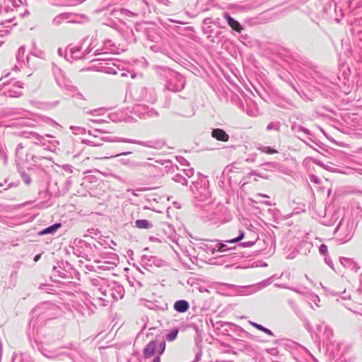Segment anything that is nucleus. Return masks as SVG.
Masks as SVG:
<instances>
[{
	"label": "nucleus",
	"instance_id": "1",
	"mask_svg": "<svg viewBox=\"0 0 362 362\" xmlns=\"http://www.w3.org/2000/svg\"><path fill=\"white\" fill-rule=\"evenodd\" d=\"M211 135L216 139L221 141H228L229 139V136L221 129H214Z\"/></svg>",
	"mask_w": 362,
	"mask_h": 362
},
{
	"label": "nucleus",
	"instance_id": "2",
	"mask_svg": "<svg viewBox=\"0 0 362 362\" xmlns=\"http://www.w3.org/2000/svg\"><path fill=\"white\" fill-rule=\"evenodd\" d=\"M156 343L154 341H150L146 344L144 349V355L146 358H151L155 353Z\"/></svg>",
	"mask_w": 362,
	"mask_h": 362
},
{
	"label": "nucleus",
	"instance_id": "3",
	"mask_svg": "<svg viewBox=\"0 0 362 362\" xmlns=\"http://www.w3.org/2000/svg\"><path fill=\"white\" fill-rule=\"evenodd\" d=\"M225 18L226 19L228 25L236 32L240 33L242 30V27L240 25V23L233 19L232 17H230L228 13H226L224 15Z\"/></svg>",
	"mask_w": 362,
	"mask_h": 362
},
{
	"label": "nucleus",
	"instance_id": "4",
	"mask_svg": "<svg viewBox=\"0 0 362 362\" xmlns=\"http://www.w3.org/2000/svg\"><path fill=\"white\" fill-rule=\"evenodd\" d=\"M174 308L178 312L184 313L189 309V304L186 300H180L175 302Z\"/></svg>",
	"mask_w": 362,
	"mask_h": 362
},
{
	"label": "nucleus",
	"instance_id": "5",
	"mask_svg": "<svg viewBox=\"0 0 362 362\" xmlns=\"http://www.w3.org/2000/svg\"><path fill=\"white\" fill-rule=\"evenodd\" d=\"M62 227L60 223H55L38 233L39 235H44L49 233H54L56 230Z\"/></svg>",
	"mask_w": 362,
	"mask_h": 362
},
{
	"label": "nucleus",
	"instance_id": "6",
	"mask_svg": "<svg viewBox=\"0 0 362 362\" xmlns=\"http://www.w3.org/2000/svg\"><path fill=\"white\" fill-rule=\"evenodd\" d=\"M135 226L140 229H147L151 227V223L145 219H139L135 221Z\"/></svg>",
	"mask_w": 362,
	"mask_h": 362
},
{
	"label": "nucleus",
	"instance_id": "7",
	"mask_svg": "<svg viewBox=\"0 0 362 362\" xmlns=\"http://www.w3.org/2000/svg\"><path fill=\"white\" fill-rule=\"evenodd\" d=\"M251 325H252V327H255L258 330H260V331L264 332L265 334H267L268 335H270V336H273L274 335L273 332L270 329H267L266 327H264L261 325H259V324H257L256 322H251Z\"/></svg>",
	"mask_w": 362,
	"mask_h": 362
},
{
	"label": "nucleus",
	"instance_id": "8",
	"mask_svg": "<svg viewBox=\"0 0 362 362\" xmlns=\"http://www.w3.org/2000/svg\"><path fill=\"white\" fill-rule=\"evenodd\" d=\"M243 238H244V233L243 231L240 230L239 236H238L235 238H233V239H231V240H228L226 242L229 243H235L239 242L240 240L243 239Z\"/></svg>",
	"mask_w": 362,
	"mask_h": 362
},
{
	"label": "nucleus",
	"instance_id": "9",
	"mask_svg": "<svg viewBox=\"0 0 362 362\" xmlns=\"http://www.w3.org/2000/svg\"><path fill=\"white\" fill-rule=\"evenodd\" d=\"M178 330L174 329L167 336V339L170 341H173L177 336Z\"/></svg>",
	"mask_w": 362,
	"mask_h": 362
},
{
	"label": "nucleus",
	"instance_id": "10",
	"mask_svg": "<svg viewBox=\"0 0 362 362\" xmlns=\"http://www.w3.org/2000/svg\"><path fill=\"white\" fill-rule=\"evenodd\" d=\"M266 149H267V151H265V152L267 153L273 154V153H277V151H276L274 149H272L269 147H267Z\"/></svg>",
	"mask_w": 362,
	"mask_h": 362
},
{
	"label": "nucleus",
	"instance_id": "11",
	"mask_svg": "<svg viewBox=\"0 0 362 362\" xmlns=\"http://www.w3.org/2000/svg\"><path fill=\"white\" fill-rule=\"evenodd\" d=\"M160 354H162L164 351H165V341H163L160 344Z\"/></svg>",
	"mask_w": 362,
	"mask_h": 362
},
{
	"label": "nucleus",
	"instance_id": "12",
	"mask_svg": "<svg viewBox=\"0 0 362 362\" xmlns=\"http://www.w3.org/2000/svg\"><path fill=\"white\" fill-rule=\"evenodd\" d=\"M226 247L225 244L220 243L218 247V251H224V248Z\"/></svg>",
	"mask_w": 362,
	"mask_h": 362
},
{
	"label": "nucleus",
	"instance_id": "13",
	"mask_svg": "<svg viewBox=\"0 0 362 362\" xmlns=\"http://www.w3.org/2000/svg\"><path fill=\"white\" fill-rule=\"evenodd\" d=\"M252 245H253V243H252V242H250V243H243V245L244 247H250V246H252Z\"/></svg>",
	"mask_w": 362,
	"mask_h": 362
},
{
	"label": "nucleus",
	"instance_id": "14",
	"mask_svg": "<svg viewBox=\"0 0 362 362\" xmlns=\"http://www.w3.org/2000/svg\"><path fill=\"white\" fill-rule=\"evenodd\" d=\"M40 255H36L34 258L35 262H37L40 259Z\"/></svg>",
	"mask_w": 362,
	"mask_h": 362
},
{
	"label": "nucleus",
	"instance_id": "15",
	"mask_svg": "<svg viewBox=\"0 0 362 362\" xmlns=\"http://www.w3.org/2000/svg\"><path fill=\"white\" fill-rule=\"evenodd\" d=\"M153 362H160V359L159 357H156L153 359Z\"/></svg>",
	"mask_w": 362,
	"mask_h": 362
},
{
	"label": "nucleus",
	"instance_id": "16",
	"mask_svg": "<svg viewBox=\"0 0 362 362\" xmlns=\"http://www.w3.org/2000/svg\"><path fill=\"white\" fill-rule=\"evenodd\" d=\"M126 153H121V154H118L117 156H119V155H125Z\"/></svg>",
	"mask_w": 362,
	"mask_h": 362
},
{
	"label": "nucleus",
	"instance_id": "17",
	"mask_svg": "<svg viewBox=\"0 0 362 362\" xmlns=\"http://www.w3.org/2000/svg\"><path fill=\"white\" fill-rule=\"evenodd\" d=\"M324 247L323 245H321V247H320V250H322V247Z\"/></svg>",
	"mask_w": 362,
	"mask_h": 362
}]
</instances>
